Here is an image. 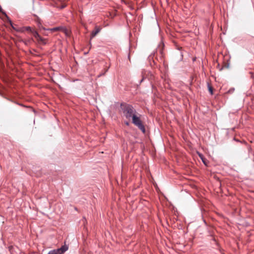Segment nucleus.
I'll return each mask as SVG.
<instances>
[{
    "label": "nucleus",
    "instance_id": "f257e3e1",
    "mask_svg": "<svg viewBox=\"0 0 254 254\" xmlns=\"http://www.w3.org/2000/svg\"><path fill=\"white\" fill-rule=\"evenodd\" d=\"M128 118L129 121L143 133H145L146 130L144 123L142 120V115L137 112L131 106L128 105Z\"/></svg>",
    "mask_w": 254,
    "mask_h": 254
},
{
    "label": "nucleus",
    "instance_id": "f03ea898",
    "mask_svg": "<svg viewBox=\"0 0 254 254\" xmlns=\"http://www.w3.org/2000/svg\"><path fill=\"white\" fill-rule=\"evenodd\" d=\"M67 250V247L66 246H63L60 249L53 250L50 251L48 254H63Z\"/></svg>",
    "mask_w": 254,
    "mask_h": 254
},
{
    "label": "nucleus",
    "instance_id": "7ed1b4c3",
    "mask_svg": "<svg viewBox=\"0 0 254 254\" xmlns=\"http://www.w3.org/2000/svg\"><path fill=\"white\" fill-rule=\"evenodd\" d=\"M51 30L52 31H59V30H61L63 32H64L66 35H67L68 34V31L67 29H66L65 28H64V27H62L54 28L53 29H51Z\"/></svg>",
    "mask_w": 254,
    "mask_h": 254
},
{
    "label": "nucleus",
    "instance_id": "20e7f679",
    "mask_svg": "<svg viewBox=\"0 0 254 254\" xmlns=\"http://www.w3.org/2000/svg\"><path fill=\"white\" fill-rule=\"evenodd\" d=\"M101 28L98 26H96L95 30H93L91 34V39L94 37L100 31Z\"/></svg>",
    "mask_w": 254,
    "mask_h": 254
},
{
    "label": "nucleus",
    "instance_id": "39448f33",
    "mask_svg": "<svg viewBox=\"0 0 254 254\" xmlns=\"http://www.w3.org/2000/svg\"><path fill=\"white\" fill-rule=\"evenodd\" d=\"M32 33H33V36L35 38L37 39L38 41H43L44 39L42 38V37L39 35L37 32L34 31H32Z\"/></svg>",
    "mask_w": 254,
    "mask_h": 254
},
{
    "label": "nucleus",
    "instance_id": "423d86ee",
    "mask_svg": "<svg viewBox=\"0 0 254 254\" xmlns=\"http://www.w3.org/2000/svg\"><path fill=\"white\" fill-rule=\"evenodd\" d=\"M207 86L209 92L211 95L213 94V87L209 83H207Z\"/></svg>",
    "mask_w": 254,
    "mask_h": 254
},
{
    "label": "nucleus",
    "instance_id": "0eeeda50",
    "mask_svg": "<svg viewBox=\"0 0 254 254\" xmlns=\"http://www.w3.org/2000/svg\"><path fill=\"white\" fill-rule=\"evenodd\" d=\"M125 107V105H123V104H121V108L122 109L123 111V113L124 114V116L127 118V110L126 109H124L123 108L124 107Z\"/></svg>",
    "mask_w": 254,
    "mask_h": 254
},
{
    "label": "nucleus",
    "instance_id": "6e6552de",
    "mask_svg": "<svg viewBox=\"0 0 254 254\" xmlns=\"http://www.w3.org/2000/svg\"><path fill=\"white\" fill-rule=\"evenodd\" d=\"M129 54H128V57H127V59L129 61H130V55L131 54V53H133L134 52L132 51V47L130 46L129 47Z\"/></svg>",
    "mask_w": 254,
    "mask_h": 254
},
{
    "label": "nucleus",
    "instance_id": "1a4fd4ad",
    "mask_svg": "<svg viewBox=\"0 0 254 254\" xmlns=\"http://www.w3.org/2000/svg\"><path fill=\"white\" fill-rule=\"evenodd\" d=\"M10 24H11V26H12V28H13V29H15V30H17V31H22H22H23V30L22 29H16V28H15V26H14L12 25V23H11V22H10Z\"/></svg>",
    "mask_w": 254,
    "mask_h": 254
},
{
    "label": "nucleus",
    "instance_id": "9d476101",
    "mask_svg": "<svg viewBox=\"0 0 254 254\" xmlns=\"http://www.w3.org/2000/svg\"><path fill=\"white\" fill-rule=\"evenodd\" d=\"M22 29H24L26 30L30 31L31 32H32V29L30 27H23Z\"/></svg>",
    "mask_w": 254,
    "mask_h": 254
},
{
    "label": "nucleus",
    "instance_id": "9b49d317",
    "mask_svg": "<svg viewBox=\"0 0 254 254\" xmlns=\"http://www.w3.org/2000/svg\"><path fill=\"white\" fill-rule=\"evenodd\" d=\"M65 6H66V5H65V4H62V5L61 6V8H64Z\"/></svg>",
    "mask_w": 254,
    "mask_h": 254
},
{
    "label": "nucleus",
    "instance_id": "f8f14e48",
    "mask_svg": "<svg viewBox=\"0 0 254 254\" xmlns=\"http://www.w3.org/2000/svg\"><path fill=\"white\" fill-rule=\"evenodd\" d=\"M1 10H2L1 8V7H0V11H1Z\"/></svg>",
    "mask_w": 254,
    "mask_h": 254
}]
</instances>
